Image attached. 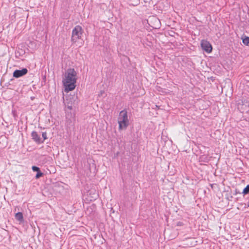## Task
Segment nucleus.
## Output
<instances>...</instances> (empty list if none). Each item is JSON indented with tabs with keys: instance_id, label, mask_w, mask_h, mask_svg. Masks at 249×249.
<instances>
[{
	"instance_id": "nucleus-1",
	"label": "nucleus",
	"mask_w": 249,
	"mask_h": 249,
	"mask_svg": "<svg viewBox=\"0 0 249 249\" xmlns=\"http://www.w3.org/2000/svg\"><path fill=\"white\" fill-rule=\"evenodd\" d=\"M77 73L74 69H69L64 74L63 79V84L66 91H70L73 90L76 82Z\"/></svg>"
},
{
	"instance_id": "nucleus-2",
	"label": "nucleus",
	"mask_w": 249,
	"mask_h": 249,
	"mask_svg": "<svg viewBox=\"0 0 249 249\" xmlns=\"http://www.w3.org/2000/svg\"><path fill=\"white\" fill-rule=\"evenodd\" d=\"M119 130L125 129L129 124V121L126 109L121 111L118 117Z\"/></svg>"
},
{
	"instance_id": "nucleus-3",
	"label": "nucleus",
	"mask_w": 249,
	"mask_h": 249,
	"mask_svg": "<svg viewBox=\"0 0 249 249\" xmlns=\"http://www.w3.org/2000/svg\"><path fill=\"white\" fill-rule=\"evenodd\" d=\"M78 103V97L75 95H70L66 97L64 102L66 110L67 109L71 110L73 108L75 107Z\"/></svg>"
},
{
	"instance_id": "nucleus-4",
	"label": "nucleus",
	"mask_w": 249,
	"mask_h": 249,
	"mask_svg": "<svg viewBox=\"0 0 249 249\" xmlns=\"http://www.w3.org/2000/svg\"><path fill=\"white\" fill-rule=\"evenodd\" d=\"M83 30L82 28L79 26H76L72 31L71 41L72 43L76 42L78 39H80L82 35Z\"/></svg>"
},
{
	"instance_id": "nucleus-5",
	"label": "nucleus",
	"mask_w": 249,
	"mask_h": 249,
	"mask_svg": "<svg viewBox=\"0 0 249 249\" xmlns=\"http://www.w3.org/2000/svg\"><path fill=\"white\" fill-rule=\"evenodd\" d=\"M201 46L202 49L208 53H210L212 51L211 44L207 40H202L201 42Z\"/></svg>"
},
{
	"instance_id": "nucleus-6",
	"label": "nucleus",
	"mask_w": 249,
	"mask_h": 249,
	"mask_svg": "<svg viewBox=\"0 0 249 249\" xmlns=\"http://www.w3.org/2000/svg\"><path fill=\"white\" fill-rule=\"evenodd\" d=\"M28 72V70L26 68H23L21 70H16L13 72V77L19 78L26 74Z\"/></svg>"
},
{
	"instance_id": "nucleus-7",
	"label": "nucleus",
	"mask_w": 249,
	"mask_h": 249,
	"mask_svg": "<svg viewBox=\"0 0 249 249\" xmlns=\"http://www.w3.org/2000/svg\"><path fill=\"white\" fill-rule=\"evenodd\" d=\"M31 136L32 137L33 140L36 142L38 143L43 142L41 141L40 136L38 135L36 131H33L32 132Z\"/></svg>"
},
{
	"instance_id": "nucleus-8",
	"label": "nucleus",
	"mask_w": 249,
	"mask_h": 249,
	"mask_svg": "<svg viewBox=\"0 0 249 249\" xmlns=\"http://www.w3.org/2000/svg\"><path fill=\"white\" fill-rule=\"evenodd\" d=\"M15 218L19 222L23 221V214L21 212H18L15 214Z\"/></svg>"
},
{
	"instance_id": "nucleus-9",
	"label": "nucleus",
	"mask_w": 249,
	"mask_h": 249,
	"mask_svg": "<svg viewBox=\"0 0 249 249\" xmlns=\"http://www.w3.org/2000/svg\"><path fill=\"white\" fill-rule=\"evenodd\" d=\"M249 193V184L243 190L242 194L244 195H247Z\"/></svg>"
},
{
	"instance_id": "nucleus-10",
	"label": "nucleus",
	"mask_w": 249,
	"mask_h": 249,
	"mask_svg": "<svg viewBox=\"0 0 249 249\" xmlns=\"http://www.w3.org/2000/svg\"><path fill=\"white\" fill-rule=\"evenodd\" d=\"M243 43L246 45L249 46V37H245L243 38Z\"/></svg>"
},
{
	"instance_id": "nucleus-11",
	"label": "nucleus",
	"mask_w": 249,
	"mask_h": 249,
	"mask_svg": "<svg viewBox=\"0 0 249 249\" xmlns=\"http://www.w3.org/2000/svg\"><path fill=\"white\" fill-rule=\"evenodd\" d=\"M43 175V174L40 171L38 172L36 175V179L39 178L40 177H42Z\"/></svg>"
},
{
	"instance_id": "nucleus-12",
	"label": "nucleus",
	"mask_w": 249,
	"mask_h": 249,
	"mask_svg": "<svg viewBox=\"0 0 249 249\" xmlns=\"http://www.w3.org/2000/svg\"><path fill=\"white\" fill-rule=\"evenodd\" d=\"M32 169L34 172H38L40 171L39 168L36 166H32Z\"/></svg>"
},
{
	"instance_id": "nucleus-13",
	"label": "nucleus",
	"mask_w": 249,
	"mask_h": 249,
	"mask_svg": "<svg viewBox=\"0 0 249 249\" xmlns=\"http://www.w3.org/2000/svg\"><path fill=\"white\" fill-rule=\"evenodd\" d=\"M42 137L44 138V140H45V139H47V135H46V132H43L42 133Z\"/></svg>"
},
{
	"instance_id": "nucleus-14",
	"label": "nucleus",
	"mask_w": 249,
	"mask_h": 249,
	"mask_svg": "<svg viewBox=\"0 0 249 249\" xmlns=\"http://www.w3.org/2000/svg\"><path fill=\"white\" fill-rule=\"evenodd\" d=\"M240 194V193L239 192L237 191V190H235V194Z\"/></svg>"
},
{
	"instance_id": "nucleus-15",
	"label": "nucleus",
	"mask_w": 249,
	"mask_h": 249,
	"mask_svg": "<svg viewBox=\"0 0 249 249\" xmlns=\"http://www.w3.org/2000/svg\"><path fill=\"white\" fill-rule=\"evenodd\" d=\"M248 206L249 207V202H248Z\"/></svg>"
}]
</instances>
